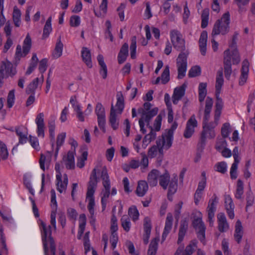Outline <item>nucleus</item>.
Here are the masks:
<instances>
[{
	"instance_id": "obj_1",
	"label": "nucleus",
	"mask_w": 255,
	"mask_h": 255,
	"mask_svg": "<svg viewBox=\"0 0 255 255\" xmlns=\"http://www.w3.org/2000/svg\"><path fill=\"white\" fill-rule=\"evenodd\" d=\"M231 59L233 63L238 64L240 61L239 52L234 49L231 52L229 49L225 50L224 52V69L225 77L229 79L232 73Z\"/></svg>"
},
{
	"instance_id": "obj_2",
	"label": "nucleus",
	"mask_w": 255,
	"mask_h": 255,
	"mask_svg": "<svg viewBox=\"0 0 255 255\" xmlns=\"http://www.w3.org/2000/svg\"><path fill=\"white\" fill-rule=\"evenodd\" d=\"M230 14L229 11L225 13L220 19L215 23L212 31V36L214 37L220 34L225 35L230 30Z\"/></svg>"
},
{
	"instance_id": "obj_3",
	"label": "nucleus",
	"mask_w": 255,
	"mask_h": 255,
	"mask_svg": "<svg viewBox=\"0 0 255 255\" xmlns=\"http://www.w3.org/2000/svg\"><path fill=\"white\" fill-rule=\"evenodd\" d=\"M101 178L103 180L104 189L102 191L101 203L103 210H105L106 207L107 202L110 195L111 183L108 171L106 167H104L101 174Z\"/></svg>"
},
{
	"instance_id": "obj_4",
	"label": "nucleus",
	"mask_w": 255,
	"mask_h": 255,
	"mask_svg": "<svg viewBox=\"0 0 255 255\" xmlns=\"http://www.w3.org/2000/svg\"><path fill=\"white\" fill-rule=\"evenodd\" d=\"M171 41L173 47L180 52L186 51L185 40L182 38V35L177 30L173 29L170 33Z\"/></svg>"
},
{
	"instance_id": "obj_5",
	"label": "nucleus",
	"mask_w": 255,
	"mask_h": 255,
	"mask_svg": "<svg viewBox=\"0 0 255 255\" xmlns=\"http://www.w3.org/2000/svg\"><path fill=\"white\" fill-rule=\"evenodd\" d=\"M217 124L218 121H215L214 123H210L209 125L203 126V130L201 133L200 141L198 144L199 146L203 148L206 143V137L213 138L215 137L214 128Z\"/></svg>"
},
{
	"instance_id": "obj_6",
	"label": "nucleus",
	"mask_w": 255,
	"mask_h": 255,
	"mask_svg": "<svg viewBox=\"0 0 255 255\" xmlns=\"http://www.w3.org/2000/svg\"><path fill=\"white\" fill-rule=\"evenodd\" d=\"M189 54L188 51L180 52L176 59V65L178 70V79H182L185 76L187 67V57Z\"/></svg>"
},
{
	"instance_id": "obj_7",
	"label": "nucleus",
	"mask_w": 255,
	"mask_h": 255,
	"mask_svg": "<svg viewBox=\"0 0 255 255\" xmlns=\"http://www.w3.org/2000/svg\"><path fill=\"white\" fill-rule=\"evenodd\" d=\"M16 73V68L10 62L7 60L2 61L0 64V84H2L5 75L13 77Z\"/></svg>"
},
{
	"instance_id": "obj_8",
	"label": "nucleus",
	"mask_w": 255,
	"mask_h": 255,
	"mask_svg": "<svg viewBox=\"0 0 255 255\" xmlns=\"http://www.w3.org/2000/svg\"><path fill=\"white\" fill-rule=\"evenodd\" d=\"M199 216L198 217L193 219L192 221V225L197 231L198 239L204 244L206 227L202 221L201 213L199 212Z\"/></svg>"
},
{
	"instance_id": "obj_9",
	"label": "nucleus",
	"mask_w": 255,
	"mask_h": 255,
	"mask_svg": "<svg viewBox=\"0 0 255 255\" xmlns=\"http://www.w3.org/2000/svg\"><path fill=\"white\" fill-rule=\"evenodd\" d=\"M41 230L42 234V240L43 244V248L45 255H48V243L50 245V239H53L51 237V230L50 226L47 227L46 224L41 222Z\"/></svg>"
},
{
	"instance_id": "obj_10",
	"label": "nucleus",
	"mask_w": 255,
	"mask_h": 255,
	"mask_svg": "<svg viewBox=\"0 0 255 255\" xmlns=\"http://www.w3.org/2000/svg\"><path fill=\"white\" fill-rule=\"evenodd\" d=\"M173 140V136L165 132L161 136V138H159L156 142V144L159 146V153L163 155V150H166L169 149L172 144Z\"/></svg>"
},
{
	"instance_id": "obj_11",
	"label": "nucleus",
	"mask_w": 255,
	"mask_h": 255,
	"mask_svg": "<svg viewBox=\"0 0 255 255\" xmlns=\"http://www.w3.org/2000/svg\"><path fill=\"white\" fill-rule=\"evenodd\" d=\"M218 197L214 194L209 200L206 209V211L208 213V221L209 223V226L211 227H212L214 225V219L216 211V205L218 203Z\"/></svg>"
},
{
	"instance_id": "obj_12",
	"label": "nucleus",
	"mask_w": 255,
	"mask_h": 255,
	"mask_svg": "<svg viewBox=\"0 0 255 255\" xmlns=\"http://www.w3.org/2000/svg\"><path fill=\"white\" fill-rule=\"evenodd\" d=\"M31 47V39L29 34H27L23 41L22 51L21 47L18 45L16 47L15 56L18 59L22 57H25L29 52Z\"/></svg>"
},
{
	"instance_id": "obj_13",
	"label": "nucleus",
	"mask_w": 255,
	"mask_h": 255,
	"mask_svg": "<svg viewBox=\"0 0 255 255\" xmlns=\"http://www.w3.org/2000/svg\"><path fill=\"white\" fill-rule=\"evenodd\" d=\"M197 126V121L194 115H192L188 120L184 132V137L186 138L191 137L194 132V128Z\"/></svg>"
},
{
	"instance_id": "obj_14",
	"label": "nucleus",
	"mask_w": 255,
	"mask_h": 255,
	"mask_svg": "<svg viewBox=\"0 0 255 255\" xmlns=\"http://www.w3.org/2000/svg\"><path fill=\"white\" fill-rule=\"evenodd\" d=\"M97 177L96 175V169L94 168L90 175V180L88 183L87 194L88 196L94 195L95 189L97 186Z\"/></svg>"
},
{
	"instance_id": "obj_15",
	"label": "nucleus",
	"mask_w": 255,
	"mask_h": 255,
	"mask_svg": "<svg viewBox=\"0 0 255 255\" xmlns=\"http://www.w3.org/2000/svg\"><path fill=\"white\" fill-rule=\"evenodd\" d=\"M197 241L196 240L191 241L186 247L185 251L183 247L179 248L176 252L175 255H191L197 248Z\"/></svg>"
},
{
	"instance_id": "obj_16",
	"label": "nucleus",
	"mask_w": 255,
	"mask_h": 255,
	"mask_svg": "<svg viewBox=\"0 0 255 255\" xmlns=\"http://www.w3.org/2000/svg\"><path fill=\"white\" fill-rule=\"evenodd\" d=\"M213 104L212 99L208 97L205 101V107L204 110V115L203 121V126L209 125L208 121L210 117V113L211 112Z\"/></svg>"
},
{
	"instance_id": "obj_17",
	"label": "nucleus",
	"mask_w": 255,
	"mask_h": 255,
	"mask_svg": "<svg viewBox=\"0 0 255 255\" xmlns=\"http://www.w3.org/2000/svg\"><path fill=\"white\" fill-rule=\"evenodd\" d=\"M218 229L221 232L224 233L228 231L229 225L226 217L223 213H220L217 215Z\"/></svg>"
},
{
	"instance_id": "obj_18",
	"label": "nucleus",
	"mask_w": 255,
	"mask_h": 255,
	"mask_svg": "<svg viewBox=\"0 0 255 255\" xmlns=\"http://www.w3.org/2000/svg\"><path fill=\"white\" fill-rule=\"evenodd\" d=\"M37 129V133L38 136L44 137L45 124L44 122V114L43 113L38 114L35 119Z\"/></svg>"
},
{
	"instance_id": "obj_19",
	"label": "nucleus",
	"mask_w": 255,
	"mask_h": 255,
	"mask_svg": "<svg viewBox=\"0 0 255 255\" xmlns=\"http://www.w3.org/2000/svg\"><path fill=\"white\" fill-rule=\"evenodd\" d=\"M225 206L229 217L231 219H233L235 217V205L231 197L229 195H226L225 197Z\"/></svg>"
},
{
	"instance_id": "obj_20",
	"label": "nucleus",
	"mask_w": 255,
	"mask_h": 255,
	"mask_svg": "<svg viewBox=\"0 0 255 255\" xmlns=\"http://www.w3.org/2000/svg\"><path fill=\"white\" fill-rule=\"evenodd\" d=\"M158 111L157 108H154L148 112L143 111V113H141V117L139 120H141L143 122H145L147 127L150 126L149 125L150 120L157 115Z\"/></svg>"
},
{
	"instance_id": "obj_21",
	"label": "nucleus",
	"mask_w": 255,
	"mask_h": 255,
	"mask_svg": "<svg viewBox=\"0 0 255 255\" xmlns=\"http://www.w3.org/2000/svg\"><path fill=\"white\" fill-rule=\"evenodd\" d=\"M186 87L185 84H184L181 86L174 89L172 97V102L174 105L177 104L178 101L181 100L184 95Z\"/></svg>"
},
{
	"instance_id": "obj_22",
	"label": "nucleus",
	"mask_w": 255,
	"mask_h": 255,
	"mask_svg": "<svg viewBox=\"0 0 255 255\" xmlns=\"http://www.w3.org/2000/svg\"><path fill=\"white\" fill-rule=\"evenodd\" d=\"M172 215L171 213H169L167 214L166 218L165 227L162 235V242L165 241L167 235L170 233L172 227Z\"/></svg>"
},
{
	"instance_id": "obj_23",
	"label": "nucleus",
	"mask_w": 255,
	"mask_h": 255,
	"mask_svg": "<svg viewBox=\"0 0 255 255\" xmlns=\"http://www.w3.org/2000/svg\"><path fill=\"white\" fill-rule=\"evenodd\" d=\"M74 154L75 149L73 151H69L67 153V156H64L63 158V160L66 162V167L68 169L73 168L75 166Z\"/></svg>"
},
{
	"instance_id": "obj_24",
	"label": "nucleus",
	"mask_w": 255,
	"mask_h": 255,
	"mask_svg": "<svg viewBox=\"0 0 255 255\" xmlns=\"http://www.w3.org/2000/svg\"><path fill=\"white\" fill-rule=\"evenodd\" d=\"M188 227V222L185 220H182L181 221L180 226L179 227V232H178V239L177 243L179 244L181 243L183 240L184 237L187 232Z\"/></svg>"
},
{
	"instance_id": "obj_25",
	"label": "nucleus",
	"mask_w": 255,
	"mask_h": 255,
	"mask_svg": "<svg viewBox=\"0 0 255 255\" xmlns=\"http://www.w3.org/2000/svg\"><path fill=\"white\" fill-rule=\"evenodd\" d=\"M207 41V32L206 31H203L199 40V44L201 53L204 56L206 53V46Z\"/></svg>"
},
{
	"instance_id": "obj_26",
	"label": "nucleus",
	"mask_w": 255,
	"mask_h": 255,
	"mask_svg": "<svg viewBox=\"0 0 255 255\" xmlns=\"http://www.w3.org/2000/svg\"><path fill=\"white\" fill-rule=\"evenodd\" d=\"M128 45L127 43H124L121 47L118 56V62L120 64L123 63L126 60L128 55Z\"/></svg>"
},
{
	"instance_id": "obj_27",
	"label": "nucleus",
	"mask_w": 255,
	"mask_h": 255,
	"mask_svg": "<svg viewBox=\"0 0 255 255\" xmlns=\"http://www.w3.org/2000/svg\"><path fill=\"white\" fill-rule=\"evenodd\" d=\"M81 54L83 62L89 68H92V63L90 50L87 47H83L81 51Z\"/></svg>"
},
{
	"instance_id": "obj_28",
	"label": "nucleus",
	"mask_w": 255,
	"mask_h": 255,
	"mask_svg": "<svg viewBox=\"0 0 255 255\" xmlns=\"http://www.w3.org/2000/svg\"><path fill=\"white\" fill-rule=\"evenodd\" d=\"M178 176L177 174L172 175V177L170 180L168 184V195L174 194L177 191L178 187Z\"/></svg>"
},
{
	"instance_id": "obj_29",
	"label": "nucleus",
	"mask_w": 255,
	"mask_h": 255,
	"mask_svg": "<svg viewBox=\"0 0 255 255\" xmlns=\"http://www.w3.org/2000/svg\"><path fill=\"white\" fill-rule=\"evenodd\" d=\"M148 189V183L143 180L139 181L138 182L136 189V194L139 197H143L147 192Z\"/></svg>"
},
{
	"instance_id": "obj_30",
	"label": "nucleus",
	"mask_w": 255,
	"mask_h": 255,
	"mask_svg": "<svg viewBox=\"0 0 255 255\" xmlns=\"http://www.w3.org/2000/svg\"><path fill=\"white\" fill-rule=\"evenodd\" d=\"M159 177V171L156 169L151 170L148 175L147 181L150 186H155L157 184V179Z\"/></svg>"
},
{
	"instance_id": "obj_31",
	"label": "nucleus",
	"mask_w": 255,
	"mask_h": 255,
	"mask_svg": "<svg viewBox=\"0 0 255 255\" xmlns=\"http://www.w3.org/2000/svg\"><path fill=\"white\" fill-rule=\"evenodd\" d=\"M56 179L58 181L57 183V190L60 193H62L64 190H66L68 185V179L67 175L66 174L64 175L63 181L60 175H57Z\"/></svg>"
},
{
	"instance_id": "obj_32",
	"label": "nucleus",
	"mask_w": 255,
	"mask_h": 255,
	"mask_svg": "<svg viewBox=\"0 0 255 255\" xmlns=\"http://www.w3.org/2000/svg\"><path fill=\"white\" fill-rule=\"evenodd\" d=\"M243 235V230L242 223L240 220H238L236 223L234 238L236 241L239 244Z\"/></svg>"
},
{
	"instance_id": "obj_33",
	"label": "nucleus",
	"mask_w": 255,
	"mask_h": 255,
	"mask_svg": "<svg viewBox=\"0 0 255 255\" xmlns=\"http://www.w3.org/2000/svg\"><path fill=\"white\" fill-rule=\"evenodd\" d=\"M224 83L223 69L221 68L220 70H218L217 73L216 79V91L220 93L222 87Z\"/></svg>"
},
{
	"instance_id": "obj_34",
	"label": "nucleus",
	"mask_w": 255,
	"mask_h": 255,
	"mask_svg": "<svg viewBox=\"0 0 255 255\" xmlns=\"http://www.w3.org/2000/svg\"><path fill=\"white\" fill-rule=\"evenodd\" d=\"M63 44L61 41V36L57 39L52 55L54 58H58L62 55Z\"/></svg>"
},
{
	"instance_id": "obj_35",
	"label": "nucleus",
	"mask_w": 255,
	"mask_h": 255,
	"mask_svg": "<svg viewBox=\"0 0 255 255\" xmlns=\"http://www.w3.org/2000/svg\"><path fill=\"white\" fill-rule=\"evenodd\" d=\"M52 152L47 151L45 154H41L40 158L39 159V164L40 168L45 170V162H50L51 160Z\"/></svg>"
},
{
	"instance_id": "obj_36",
	"label": "nucleus",
	"mask_w": 255,
	"mask_h": 255,
	"mask_svg": "<svg viewBox=\"0 0 255 255\" xmlns=\"http://www.w3.org/2000/svg\"><path fill=\"white\" fill-rule=\"evenodd\" d=\"M169 181L170 175L167 171L163 175H159V183L164 190H166L167 188Z\"/></svg>"
},
{
	"instance_id": "obj_37",
	"label": "nucleus",
	"mask_w": 255,
	"mask_h": 255,
	"mask_svg": "<svg viewBox=\"0 0 255 255\" xmlns=\"http://www.w3.org/2000/svg\"><path fill=\"white\" fill-rule=\"evenodd\" d=\"M109 121L113 129H117L118 128L119 123L117 122L116 110L114 109L113 105H112L111 108Z\"/></svg>"
},
{
	"instance_id": "obj_38",
	"label": "nucleus",
	"mask_w": 255,
	"mask_h": 255,
	"mask_svg": "<svg viewBox=\"0 0 255 255\" xmlns=\"http://www.w3.org/2000/svg\"><path fill=\"white\" fill-rule=\"evenodd\" d=\"M158 238L153 239L150 242L147 251V255H155L158 248Z\"/></svg>"
},
{
	"instance_id": "obj_39",
	"label": "nucleus",
	"mask_w": 255,
	"mask_h": 255,
	"mask_svg": "<svg viewBox=\"0 0 255 255\" xmlns=\"http://www.w3.org/2000/svg\"><path fill=\"white\" fill-rule=\"evenodd\" d=\"M38 59L36 53H33L29 66L25 72L26 75L30 74L37 66Z\"/></svg>"
},
{
	"instance_id": "obj_40",
	"label": "nucleus",
	"mask_w": 255,
	"mask_h": 255,
	"mask_svg": "<svg viewBox=\"0 0 255 255\" xmlns=\"http://www.w3.org/2000/svg\"><path fill=\"white\" fill-rule=\"evenodd\" d=\"M249 68L245 64L242 65L241 69V75L240 78L239 85H244L246 82L248 76Z\"/></svg>"
},
{
	"instance_id": "obj_41",
	"label": "nucleus",
	"mask_w": 255,
	"mask_h": 255,
	"mask_svg": "<svg viewBox=\"0 0 255 255\" xmlns=\"http://www.w3.org/2000/svg\"><path fill=\"white\" fill-rule=\"evenodd\" d=\"M20 17V10L17 7V6H15L13 8L12 19L16 27H19L20 26L21 22Z\"/></svg>"
},
{
	"instance_id": "obj_42",
	"label": "nucleus",
	"mask_w": 255,
	"mask_h": 255,
	"mask_svg": "<svg viewBox=\"0 0 255 255\" xmlns=\"http://www.w3.org/2000/svg\"><path fill=\"white\" fill-rule=\"evenodd\" d=\"M39 83V78L34 79L31 82L29 83L26 89V93L27 94H35V91L38 87Z\"/></svg>"
},
{
	"instance_id": "obj_43",
	"label": "nucleus",
	"mask_w": 255,
	"mask_h": 255,
	"mask_svg": "<svg viewBox=\"0 0 255 255\" xmlns=\"http://www.w3.org/2000/svg\"><path fill=\"white\" fill-rule=\"evenodd\" d=\"M52 17L50 16L47 19L45 25L43 28V32L42 34V38H46L48 37L49 34L52 31L51 26Z\"/></svg>"
},
{
	"instance_id": "obj_44",
	"label": "nucleus",
	"mask_w": 255,
	"mask_h": 255,
	"mask_svg": "<svg viewBox=\"0 0 255 255\" xmlns=\"http://www.w3.org/2000/svg\"><path fill=\"white\" fill-rule=\"evenodd\" d=\"M15 132L18 136V144H24L27 141V134L23 133L20 127H17L15 128Z\"/></svg>"
},
{
	"instance_id": "obj_45",
	"label": "nucleus",
	"mask_w": 255,
	"mask_h": 255,
	"mask_svg": "<svg viewBox=\"0 0 255 255\" xmlns=\"http://www.w3.org/2000/svg\"><path fill=\"white\" fill-rule=\"evenodd\" d=\"M207 83H201L199 86V101L202 103L207 95Z\"/></svg>"
},
{
	"instance_id": "obj_46",
	"label": "nucleus",
	"mask_w": 255,
	"mask_h": 255,
	"mask_svg": "<svg viewBox=\"0 0 255 255\" xmlns=\"http://www.w3.org/2000/svg\"><path fill=\"white\" fill-rule=\"evenodd\" d=\"M209 8H205L203 10L202 13L201 14V27L202 28H206L208 24V20H209Z\"/></svg>"
},
{
	"instance_id": "obj_47",
	"label": "nucleus",
	"mask_w": 255,
	"mask_h": 255,
	"mask_svg": "<svg viewBox=\"0 0 255 255\" xmlns=\"http://www.w3.org/2000/svg\"><path fill=\"white\" fill-rule=\"evenodd\" d=\"M66 137V133L62 132L59 134L57 137L56 148L55 153V157H56L61 146L63 144Z\"/></svg>"
},
{
	"instance_id": "obj_48",
	"label": "nucleus",
	"mask_w": 255,
	"mask_h": 255,
	"mask_svg": "<svg viewBox=\"0 0 255 255\" xmlns=\"http://www.w3.org/2000/svg\"><path fill=\"white\" fill-rule=\"evenodd\" d=\"M223 106V102L222 99H219V101H216V110L215 111L214 120L215 122L218 121L220 115L221 113V110Z\"/></svg>"
},
{
	"instance_id": "obj_49",
	"label": "nucleus",
	"mask_w": 255,
	"mask_h": 255,
	"mask_svg": "<svg viewBox=\"0 0 255 255\" xmlns=\"http://www.w3.org/2000/svg\"><path fill=\"white\" fill-rule=\"evenodd\" d=\"M244 193V184L241 179L237 181V189L235 193V197L238 199L242 198V195Z\"/></svg>"
},
{
	"instance_id": "obj_50",
	"label": "nucleus",
	"mask_w": 255,
	"mask_h": 255,
	"mask_svg": "<svg viewBox=\"0 0 255 255\" xmlns=\"http://www.w3.org/2000/svg\"><path fill=\"white\" fill-rule=\"evenodd\" d=\"M48 127L50 137L51 140L53 141L55 139V122L54 119H51L48 123Z\"/></svg>"
},
{
	"instance_id": "obj_51",
	"label": "nucleus",
	"mask_w": 255,
	"mask_h": 255,
	"mask_svg": "<svg viewBox=\"0 0 255 255\" xmlns=\"http://www.w3.org/2000/svg\"><path fill=\"white\" fill-rule=\"evenodd\" d=\"M122 226L124 230L128 232L130 228V222L129 217L127 215H124L121 219Z\"/></svg>"
},
{
	"instance_id": "obj_52",
	"label": "nucleus",
	"mask_w": 255,
	"mask_h": 255,
	"mask_svg": "<svg viewBox=\"0 0 255 255\" xmlns=\"http://www.w3.org/2000/svg\"><path fill=\"white\" fill-rule=\"evenodd\" d=\"M117 102L116 104V107L117 108V110L118 111V113L121 114L124 109V99L123 95L121 94L120 96L117 95Z\"/></svg>"
},
{
	"instance_id": "obj_53",
	"label": "nucleus",
	"mask_w": 255,
	"mask_h": 255,
	"mask_svg": "<svg viewBox=\"0 0 255 255\" xmlns=\"http://www.w3.org/2000/svg\"><path fill=\"white\" fill-rule=\"evenodd\" d=\"M86 198L88 200L89 203L87 206L90 215H93L94 213V206H95V200L94 195L88 196L86 194Z\"/></svg>"
},
{
	"instance_id": "obj_54",
	"label": "nucleus",
	"mask_w": 255,
	"mask_h": 255,
	"mask_svg": "<svg viewBox=\"0 0 255 255\" xmlns=\"http://www.w3.org/2000/svg\"><path fill=\"white\" fill-rule=\"evenodd\" d=\"M0 155L2 159L5 160L7 158L8 152L6 145L0 140Z\"/></svg>"
},
{
	"instance_id": "obj_55",
	"label": "nucleus",
	"mask_w": 255,
	"mask_h": 255,
	"mask_svg": "<svg viewBox=\"0 0 255 255\" xmlns=\"http://www.w3.org/2000/svg\"><path fill=\"white\" fill-rule=\"evenodd\" d=\"M128 215L132 220L135 221L138 220L139 217L138 211L135 206H132L128 209Z\"/></svg>"
},
{
	"instance_id": "obj_56",
	"label": "nucleus",
	"mask_w": 255,
	"mask_h": 255,
	"mask_svg": "<svg viewBox=\"0 0 255 255\" xmlns=\"http://www.w3.org/2000/svg\"><path fill=\"white\" fill-rule=\"evenodd\" d=\"M136 37L135 36H132L131 37V44L130 45V56L132 59H135L136 57Z\"/></svg>"
},
{
	"instance_id": "obj_57",
	"label": "nucleus",
	"mask_w": 255,
	"mask_h": 255,
	"mask_svg": "<svg viewBox=\"0 0 255 255\" xmlns=\"http://www.w3.org/2000/svg\"><path fill=\"white\" fill-rule=\"evenodd\" d=\"M161 82L163 84H166L169 81V68L166 66L161 76Z\"/></svg>"
},
{
	"instance_id": "obj_58",
	"label": "nucleus",
	"mask_w": 255,
	"mask_h": 255,
	"mask_svg": "<svg viewBox=\"0 0 255 255\" xmlns=\"http://www.w3.org/2000/svg\"><path fill=\"white\" fill-rule=\"evenodd\" d=\"M239 8V11L242 12L246 10L245 6L249 3L250 0H235Z\"/></svg>"
},
{
	"instance_id": "obj_59",
	"label": "nucleus",
	"mask_w": 255,
	"mask_h": 255,
	"mask_svg": "<svg viewBox=\"0 0 255 255\" xmlns=\"http://www.w3.org/2000/svg\"><path fill=\"white\" fill-rule=\"evenodd\" d=\"M201 74V68L198 66L192 67L188 73L189 77H195L200 75Z\"/></svg>"
},
{
	"instance_id": "obj_60",
	"label": "nucleus",
	"mask_w": 255,
	"mask_h": 255,
	"mask_svg": "<svg viewBox=\"0 0 255 255\" xmlns=\"http://www.w3.org/2000/svg\"><path fill=\"white\" fill-rule=\"evenodd\" d=\"M230 125L228 123H226L223 124L221 128V133L223 138H226L228 136L230 132Z\"/></svg>"
},
{
	"instance_id": "obj_61",
	"label": "nucleus",
	"mask_w": 255,
	"mask_h": 255,
	"mask_svg": "<svg viewBox=\"0 0 255 255\" xmlns=\"http://www.w3.org/2000/svg\"><path fill=\"white\" fill-rule=\"evenodd\" d=\"M14 90H12L9 92L7 98V104L9 108L12 107L14 103Z\"/></svg>"
},
{
	"instance_id": "obj_62",
	"label": "nucleus",
	"mask_w": 255,
	"mask_h": 255,
	"mask_svg": "<svg viewBox=\"0 0 255 255\" xmlns=\"http://www.w3.org/2000/svg\"><path fill=\"white\" fill-rule=\"evenodd\" d=\"M225 138H222L219 139L217 141L215 147L218 151H221L222 149L227 147V143Z\"/></svg>"
},
{
	"instance_id": "obj_63",
	"label": "nucleus",
	"mask_w": 255,
	"mask_h": 255,
	"mask_svg": "<svg viewBox=\"0 0 255 255\" xmlns=\"http://www.w3.org/2000/svg\"><path fill=\"white\" fill-rule=\"evenodd\" d=\"M88 152L87 151H84L82 154V156L80 158L78 159L77 163V167L81 168L85 165V161L87 159Z\"/></svg>"
},
{
	"instance_id": "obj_64",
	"label": "nucleus",
	"mask_w": 255,
	"mask_h": 255,
	"mask_svg": "<svg viewBox=\"0 0 255 255\" xmlns=\"http://www.w3.org/2000/svg\"><path fill=\"white\" fill-rule=\"evenodd\" d=\"M159 146L157 144L156 145H153L149 149L148 151V155L150 158H153L155 157L159 152Z\"/></svg>"
}]
</instances>
